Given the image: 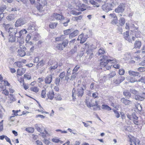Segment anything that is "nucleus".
Listing matches in <instances>:
<instances>
[{"mask_svg":"<svg viewBox=\"0 0 145 145\" xmlns=\"http://www.w3.org/2000/svg\"><path fill=\"white\" fill-rule=\"evenodd\" d=\"M108 57L106 56H101L100 57V60L101 61L100 65L102 67H104L107 70H109L111 68L112 65H108L110 63H115L116 62V60L109 59H108Z\"/></svg>","mask_w":145,"mask_h":145,"instance_id":"1","label":"nucleus"},{"mask_svg":"<svg viewBox=\"0 0 145 145\" xmlns=\"http://www.w3.org/2000/svg\"><path fill=\"white\" fill-rule=\"evenodd\" d=\"M51 19L52 20L56 19L57 20H62L64 19V17L62 15L56 13L52 14L51 17Z\"/></svg>","mask_w":145,"mask_h":145,"instance_id":"2","label":"nucleus"},{"mask_svg":"<svg viewBox=\"0 0 145 145\" xmlns=\"http://www.w3.org/2000/svg\"><path fill=\"white\" fill-rule=\"evenodd\" d=\"M128 137L129 138V141L131 143L133 142L135 145H140L139 139L131 136H128Z\"/></svg>","mask_w":145,"mask_h":145,"instance_id":"3","label":"nucleus"},{"mask_svg":"<svg viewBox=\"0 0 145 145\" xmlns=\"http://www.w3.org/2000/svg\"><path fill=\"white\" fill-rule=\"evenodd\" d=\"M27 23L24 18H20L18 19L15 23L16 26L18 27L22 25Z\"/></svg>","mask_w":145,"mask_h":145,"instance_id":"4","label":"nucleus"},{"mask_svg":"<svg viewBox=\"0 0 145 145\" xmlns=\"http://www.w3.org/2000/svg\"><path fill=\"white\" fill-rule=\"evenodd\" d=\"M102 8L104 11L106 12L112 10L113 8L110 5V3H108L103 5Z\"/></svg>","mask_w":145,"mask_h":145,"instance_id":"5","label":"nucleus"},{"mask_svg":"<svg viewBox=\"0 0 145 145\" xmlns=\"http://www.w3.org/2000/svg\"><path fill=\"white\" fill-rule=\"evenodd\" d=\"M125 5L123 3L120 4L117 8L115 9V11L117 13L122 12L124 10Z\"/></svg>","mask_w":145,"mask_h":145,"instance_id":"6","label":"nucleus"},{"mask_svg":"<svg viewBox=\"0 0 145 145\" xmlns=\"http://www.w3.org/2000/svg\"><path fill=\"white\" fill-rule=\"evenodd\" d=\"M125 79V78L124 77L120 76L117 79L114 80V83L118 85L124 81Z\"/></svg>","mask_w":145,"mask_h":145,"instance_id":"7","label":"nucleus"},{"mask_svg":"<svg viewBox=\"0 0 145 145\" xmlns=\"http://www.w3.org/2000/svg\"><path fill=\"white\" fill-rule=\"evenodd\" d=\"M53 74H51L50 75L47 76L45 78V83L50 84L52 81Z\"/></svg>","mask_w":145,"mask_h":145,"instance_id":"8","label":"nucleus"},{"mask_svg":"<svg viewBox=\"0 0 145 145\" xmlns=\"http://www.w3.org/2000/svg\"><path fill=\"white\" fill-rule=\"evenodd\" d=\"M28 27L27 30L30 32L34 31L36 29V25L35 24L33 23H31L29 24L28 25Z\"/></svg>","mask_w":145,"mask_h":145,"instance_id":"9","label":"nucleus"},{"mask_svg":"<svg viewBox=\"0 0 145 145\" xmlns=\"http://www.w3.org/2000/svg\"><path fill=\"white\" fill-rule=\"evenodd\" d=\"M84 89L82 87H78L77 89V94L79 97H82L84 93Z\"/></svg>","mask_w":145,"mask_h":145,"instance_id":"10","label":"nucleus"},{"mask_svg":"<svg viewBox=\"0 0 145 145\" xmlns=\"http://www.w3.org/2000/svg\"><path fill=\"white\" fill-rule=\"evenodd\" d=\"M8 32L9 33V35L13 34L16 35L17 32V30L16 28H9Z\"/></svg>","mask_w":145,"mask_h":145,"instance_id":"11","label":"nucleus"},{"mask_svg":"<svg viewBox=\"0 0 145 145\" xmlns=\"http://www.w3.org/2000/svg\"><path fill=\"white\" fill-rule=\"evenodd\" d=\"M86 104L88 107H91L94 106H96L97 107L99 108L100 107L98 105L97 102L96 101L94 104H92L90 102H89L87 100L86 101Z\"/></svg>","mask_w":145,"mask_h":145,"instance_id":"12","label":"nucleus"},{"mask_svg":"<svg viewBox=\"0 0 145 145\" xmlns=\"http://www.w3.org/2000/svg\"><path fill=\"white\" fill-rule=\"evenodd\" d=\"M26 70V69L25 68L18 69L17 71V75L20 76L22 75L25 72Z\"/></svg>","mask_w":145,"mask_h":145,"instance_id":"13","label":"nucleus"},{"mask_svg":"<svg viewBox=\"0 0 145 145\" xmlns=\"http://www.w3.org/2000/svg\"><path fill=\"white\" fill-rule=\"evenodd\" d=\"M86 39L87 38L84 37L83 35L81 34L79 36L77 40L80 41V43H83L86 40Z\"/></svg>","mask_w":145,"mask_h":145,"instance_id":"14","label":"nucleus"},{"mask_svg":"<svg viewBox=\"0 0 145 145\" xmlns=\"http://www.w3.org/2000/svg\"><path fill=\"white\" fill-rule=\"evenodd\" d=\"M79 33L78 30H76L73 32L71 33L69 35V38L71 39L78 35Z\"/></svg>","mask_w":145,"mask_h":145,"instance_id":"15","label":"nucleus"},{"mask_svg":"<svg viewBox=\"0 0 145 145\" xmlns=\"http://www.w3.org/2000/svg\"><path fill=\"white\" fill-rule=\"evenodd\" d=\"M105 53L104 49L103 48H101L99 50L98 52L96 53V55L97 56H100Z\"/></svg>","mask_w":145,"mask_h":145,"instance_id":"16","label":"nucleus"},{"mask_svg":"<svg viewBox=\"0 0 145 145\" xmlns=\"http://www.w3.org/2000/svg\"><path fill=\"white\" fill-rule=\"evenodd\" d=\"M47 96L48 99H52L54 97V92L53 91H50L47 94Z\"/></svg>","mask_w":145,"mask_h":145,"instance_id":"17","label":"nucleus"},{"mask_svg":"<svg viewBox=\"0 0 145 145\" xmlns=\"http://www.w3.org/2000/svg\"><path fill=\"white\" fill-rule=\"evenodd\" d=\"M121 101L125 105H129L131 103V102L128 99L124 98H122L121 100Z\"/></svg>","mask_w":145,"mask_h":145,"instance_id":"18","label":"nucleus"},{"mask_svg":"<svg viewBox=\"0 0 145 145\" xmlns=\"http://www.w3.org/2000/svg\"><path fill=\"white\" fill-rule=\"evenodd\" d=\"M44 64V61L42 59H41L39 62L38 63L36 66V67L37 69L43 66Z\"/></svg>","mask_w":145,"mask_h":145,"instance_id":"19","label":"nucleus"},{"mask_svg":"<svg viewBox=\"0 0 145 145\" xmlns=\"http://www.w3.org/2000/svg\"><path fill=\"white\" fill-rule=\"evenodd\" d=\"M135 111L137 112H139L141 111L142 108L141 105L139 104H135Z\"/></svg>","mask_w":145,"mask_h":145,"instance_id":"20","label":"nucleus"},{"mask_svg":"<svg viewBox=\"0 0 145 145\" xmlns=\"http://www.w3.org/2000/svg\"><path fill=\"white\" fill-rule=\"evenodd\" d=\"M0 87L2 89H4L3 90L2 92L3 94H4L5 95H8L9 92L7 89H5V86H0Z\"/></svg>","mask_w":145,"mask_h":145,"instance_id":"21","label":"nucleus"},{"mask_svg":"<svg viewBox=\"0 0 145 145\" xmlns=\"http://www.w3.org/2000/svg\"><path fill=\"white\" fill-rule=\"evenodd\" d=\"M93 51L92 50V49L90 50L88 48V50L86 51V53L87 54V55L89 56V58H91L93 57Z\"/></svg>","mask_w":145,"mask_h":145,"instance_id":"22","label":"nucleus"},{"mask_svg":"<svg viewBox=\"0 0 145 145\" xmlns=\"http://www.w3.org/2000/svg\"><path fill=\"white\" fill-rule=\"evenodd\" d=\"M129 74L133 76H138L139 74V72L133 71H129Z\"/></svg>","mask_w":145,"mask_h":145,"instance_id":"23","label":"nucleus"},{"mask_svg":"<svg viewBox=\"0 0 145 145\" xmlns=\"http://www.w3.org/2000/svg\"><path fill=\"white\" fill-rule=\"evenodd\" d=\"M15 36L16 35L13 34L9 35L8 37L9 41L11 42L15 41L16 40Z\"/></svg>","mask_w":145,"mask_h":145,"instance_id":"24","label":"nucleus"},{"mask_svg":"<svg viewBox=\"0 0 145 145\" xmlns=\"http://www.w3.org/2000/svg\"><path fill=\"white\" fill-rule=\"evenodd\" d=\"M89 2L92 5H95L97 7H99V3L97 1H95L94 0H89Z\"/></svg>","mask_w":145,"mask_h":145,"instance_id":"25","label":"nucleus"},{"mask_svg":"<svg viewBox=\"0 0 145 145\" xmlns=\"http://www.w3.org/2000/svg\"><path fill=\"white\" fill-rule=\"evenodd\" d=\"M111 3H110V5L113 8L116 5H118V3L117 2L116 0H110Z\"/></svg>","mask_w":145,"mask_h":145,"instance_id":"26","label":"nucleus"},{"mask_svg":"<svg viewBox=\"0 0 145 145\" xmlns=\"http://www.w3.org/2000/svg\"><path fill=\"white\" fill-rule=\"evenodd\" d=\"M66 36L65 35H62L60 37L56 38V41H63L66 38Z\"/></svg>","mask_w":145,"mask_h":145,"instance_id":"27","label":"nucleus"},{"mask_svg":"<svg viewBox=\"0 0 145 145\" xmlns=\"http://www.w3.org/2000/svg\"><path fill=\"white\" fill-rule=\"evenodd\" d=\"M141 45V42L139 41H136L134 44V48H139Z\"/></svg>","mask_w":145,"mask_h":145,"instance_id":"28","label":"nucleus"},{"mask_svg":"<svg viewBox=\"0 0 145 145\" xmlns=\"http://www.w3.org/2000/svg\"><path fill=\"white\" fill-rule=\"evenodd\" d=\"M71 71L70 70V69L69 68L67 71V73L65 77V80H66L67 81H68L69 79V77L70 75L71 74Z\"/></svg>","mask_w":145,"mask_h":145,"instance_id":"29","label":"nucleus"},{"mask_svg":"<svg viewBox=\"0 0 145 145\" xmlns=\"http://www.w3.org/2000/svg\"><path fill=\"white\" fill-rule=\"evenodd\" d=\"M30 89L32 91L35 93L38 92L39 91V89L37 87L35 86L31 87L30 88Z\"/></svg>","mask_w":145,"mask_h":145,"instance_id":"30","label":"nucleus"},{"mask_svg":"<svg viewBox=\"0 0 145 145\" xmlns=\"http://www.w3.org/2000/svg\"><path fill=\"white\" fill-rule=\"evenodd\" d=\"M118 21L120 24L121 26L123 25L125 23V19L122 17L120 18Z\"/></svg>","mask_w":145,"mask_h":145,"instance_id":"31","label":"nucleus"},{"mask_svg":"<svg viewBox=\"0 0 145 145\" xmlns=\"http://www.w3.org/2000/svg\"><path fill=\"white\" fill-rule=\"evenodd\" d=\"M18 52V55L21 57L24 56L25 54V53L24 50H19Z\"/></svg>","mask_w":145,"mask_h":145,"instance_id":"32","label":"nucleus"},{"mask_svg":"<svg viewBox=\"0 0 145 145\" xmlns=\"http://www.w3.org/2000/svg\"><path fill=\"white\" fill-rule=\"evenodd\" d=\"M17 39V42L20 44H22L24 43V40L22 37H20V36H18Z\"/></svg>","mask_w":145,"mask_h":145,"instance_id":"33","label":"nucleus"},{"mask_svg":"<svg viewBox=\"0 0 145 145\" xmlns=\"http://www.w3.org/2000/svg\"><path fill=\"white\" fill-rule=\"evenodd\" d=\"M14 66L15 67H20L22 66V63L20 62H15L14 64Z\"/></svg>","mask_w":145,"mask_h":145,"instance_id":"34","label":"nucleus"},{"mask_svg":"<svg viewBox=\"0 0 145 145\" xmlns=\"http://www.w3.org/2000/svg\"><path fill=\"white\" fill-rule=\"evenodd\" d=\"M57 23L56 22L50 23L49 24V27L51 29H54L55 28L57 25Z\"/></svg>","mask_w":145,"mask_h":145,"instance_id":"35","label":"nucleus"},{"mask_svg":"<svg viewBox=\"0 0 145 145\" xmlns=\"http://www.w3.org/2000/svg\"><path fill=\"white\" fill-rule=\"evenodd\" d=\"M123 95L127 98L130 97L131 96V93L128 90H125L123 92Z\"/></svg>","mask_w":145,"mask_h":145,"instance_id":"36","label":"nucleus"},{"mask_svg":"<svg viewBox=\"0 0 145 145\" xmlns=\"http://www.w3.org/2000/svg\"><path fill=\"white\" fill-rule=\"evenodd\" d=\"M7 19L8 21H10L14 19L15 17L13 14H11L7 16Z\"/></svg>","mask_w":145,"mask_h":145,"instance_id":"37","label":"nucleus"},{"mask_svg":"<svg viewBox=\"0 0 145 145\" xmlns=\"http://www.w3.org/2000/svg\"><path fill=\"white\" fill-rule=\"evenodd\" d=\"M27 31L25 29L22 30L20 31L19 34L20 37H22V35H23L24 34L27 33Z\"/></svg>","mask_w":145,"mask_h":145,"instance_id":"38","label":"nucleus"},{"mask_svg":"<svg viewBox=\"0 0 145 145\" xmlns=\"http://www.w3.org/2000/svg\"><path fill=\"white\" fill-rule=\"evenodd\" d=\"M102 106V108L103 109H105L108 111H109L111 110V108L107 105H103Z\"/></svg>","mask_w":145,"mask_h":145,"instance_id":"39","label":"nucleus"},{"mask_svg":"<svg viewBox=\"0 0 145 145\" xmlns=\"http://www.w3.org/2000/svg\"><path fill=\"white\" fill-rule=\"evenodd\" d=\"M135 98L137 100H139L141 101H142L144 99V97L137 95H136L135 97Z\"/></svg>","mask_w":145,"mask_h":145,"instance_id":"40","label":"nucleus"},{"mask_svg":"<svg viewBox=\"0 0 145 145\" xmlns=\"http://www.w3.org/2000/svg\"><path fill=\"white\" fill-rule=\"evenodd\" d=\"M25 130L29 133H33L34 131V129L33 127L26 128Z\"/></svg>","mask_w":145,"mask_h":145,"instance_id":"41","label":"nucleus"},{"mask_svg":"<svg viewBox=\"0 0 145 145\" xmlns=\"http://www.w3.org/2000/svg\"><path fill=\"white\" fill-rule=\"evenodd\" d=\"M56 47V49L60 50H63L64 48L63 47L62 44H57Z\"/></svg>","mask_w":145,"mask_h":145,"instance_id":"42","label":"nucleus"},{"mask_svg":"<svg viewBox=\"0 0 145 145\" xmlns=\"http://www.w3.org/2000/svg\"><path fill=\"white\" fill-rule=\"evenodd\" d=\"M40 36L37 33L35 34L34 37H33V40H39Z\"/></svg>","mask_w":145,"mask_h":145,"instance_id":"43","label":"nucleus"},{"mask_svg":"<svg viewBox=\"0 0 145 145\" xmlns=\"http://www.w3.org/2000/svg\"><path fill=\"white\" fill-rule=\"evenodd\" d=\"M69 41L67 40H65L63 41L62 44L64 48L67 46L68 43Z\"/></svg>","mask_w":145,"mask_h":145,"instance_id":"44","label":"nucleus"},{"mask_svg":"<svg viewBox=\"0 0 145 145\" xmlns=\"http://www.w3.org/2000/svg\"><path fill=\"white\" fill-rule=\"evenodd\" d=\"M118 23L117 18H115L111 21V23L113 25H115Z\"/></svg>","mask_w":145,"mask_h":145,"instance_id":"45","label":"nucleus"},{"mask_svg":"<svg viewBox=\"0 0 145 145\" xmlns=\"http://www.w3.org/2000/svg\"><path fill=\"white\" fill-rule=\"evenodd\" d=\"M116 75V73L115 71H112L108 75V76L109 78H112Z\"/></svg>","mask_w":145,"mask_h":145,"instance_id":"46","label":"nucleus"},{"mask_svg":"<svg viewBox=\"0 0 145 145\" xmlns=\"http://www.w3.org/2000/svg\"><path fill=\"white\" fill-rule=\"evenodd\" d=\"M41 96L42 98H45V97L46 96V93L45 89L43 90H42L41 92Z\"/></svg>","mask_w":145,"mask_h":145,"instance_id":"47","label":"nucleus"},{"mask_svg":"<svg viewBox=\"0 0 145 145\" xmlns=\"http://www.w3.org/2000/svg\"><path fill=\"white\" fill-rule=\"evenodd\" d=\"M71 33V31L70 29H67L64 31V35H65V36H66V35H69Z\"/></svg>","mask_w":145,"mask_h":145,"instance_id":"48","label":"nucleus"},{"mask_svg":"<svg viewBox=\"0 0 145 145\" xmlns=\"http://www.w3.org/2000/svg\"><path fill=\"white\" fill-rule=\"evenodd\" d=\"M52 141L54 142L58 143L60 142V140L56 137H55L52 139Z\"/></svg>","mask_w":145,"mask_h":145,"instance_id":"49","label":"nucleus"},{"mask_svg":"<svg viewBox=\"0 0 145 145\" xmlns=\"http://www.w3.org/2000/svg\"><path fill=\"white\" fill-rule=\"evenodd\" d=\"M113 111L114 112L115 116L117 118H119L120 117V114L119 112L116 110H113Z\"/></svg>","mask_w":145,"mask_h":145,"instance_id":"50","label":"nucleus"},{"mask_svg":"<svg viewBox=\"0 0 145 145\" xmlns=\"http://www.w3.org/2000/svg\"><path fill=\"white\" fill-rule=\"evenodd\" d=\"M76 74L72 72V75L71 76L70 80H73L76 77Z\"/></svg>","mask_w":145,"mask_h":145,"instance_id":"51","label":"nucleus"},{"mask_svg":"<svg viewBox=\"0 0 145 145\" xmlns=\"http://www.w3.org/2000/svg\"><path fill=\"white\" fill-rule=\"evenodd\" d=\"M43 142L47 145H51L50 141L46 139H45L43 140Z\"/></svg>","mask_w":145,"mask_h":145,"instance_id":"52","label":"nucleus"},{"mask_svg":"<svg viewBox=\"0 0 145 145\" xmlns=\"http://www.w3.org/2000/svg\"><path fill=\"white\" fill-rule=\"evenodd\" d=\"M58 67V65L57 64H56L55 65L53 66H51L49 68V69L50 71H52L53 70H54L56 69Z\"/></svg>","mask_w":145,"mask_h":145,"instance_id":"53","label":"nucleus"},{"mask_svg":"<svg viewBox=\"0 0 145 145\" xmlns=\"http://www.w3.org/2000/svg\"><path fill=\"white\" fill-rule=\"evenodd\" d=\"M80 67L79 65H76L74 68L73 70V72L76 73V72L78 71Z\"/></svg>","mask_w":145,"mask_h":145,"instance_id":"54","label":"nucleus"},{"mask_svg":"<svg viewBox=\"0 0 145 145\" xmlns=\"http://www.w3.org/2000/svg\"><path fill=\"white\" fill-rule=\"evenodd\" d=\"M80 12H77L74 10H72L71 12V14L73 15H78L81 14Z\"/></svg>","mask_w":145,"mask_h":145,"instance_id":"55","label":"nucleus"},{"mask_svg":"<svg viewBox=\"0 0 145 145\" xmlns=\"http://www.w3.org/2000/svg\"><path fill=\"white\" fill-rule=\"evenodd\" d=\"M60 81V79L59 78H56L55 82V84L57 85H58L59 84V83Z\"/></svg>","mask_w":145,"mask_h":145,"instance_id":"56","label":"nucleus"},{"mask_svg":"<svg viewBox=\"0 0 145 145\" xmlns=\"http://www.w3.org/2000/svg\"><path fill=\"white\" fill-rule=\"evenodd\" d=\"M125 72V71L123 69H120L119 70V74L120 75H123L124 74Z\"/></svg>","mask_w":145,"mask_h":145,"instance_id":"57","label":"nucleus"},{"mask_svg":"<svg viewBox=\"0 0 145 145\" xmlns=\"http://www.w3.org/2000/svg\"><path fill=\"white\" fill-rule=\"evenodd\" d=\"M65 76V72H63L60 74L59 76L61 79H63Z\"/></svg>","mask_w":145,"mask_h":145,"instance_id":"58","label":"nucleus"},{"mask_svg":"<svg viewBox=\"0 0 145 145\" xmlns=\"http://www.w3.org/2000/svg\"><path fill=\"white\" fill-rule=\"evenodd\" d=\"M130 92L133 94L136 95L137 94L138 92L137 91L134 89H132L130 90Z\"/></svg>","mask_w":145,"mask_h":145,"instance_id":"59","label":"nucleus"},{"mask_svg":"<svg viewBox=\"0 0 145 145\" xmlns=\"http://www.w3.org/2000/svg\"><path fill=\"white\" fill-rule=\"evenodd\" d=\"M138 70L140 72H143L145 71L144 67H140L138 69Z\"/></svg>","mask_w":145,"mask_h":145,"instance_id":"60","label":"nucleus"},{"mask_svg":"<svg viewBox=\"0 0 145 145\" xmlns=\"http://www.w3.org/2000/svg\"><path fill=\"white\" fill-rule=\"evenodd\" d=\"M8 61L10 64H12L14 62V58L12 57H9L8 59Z\"/></svg>","mask_w":145,"mask_h":145,"instance_id":"61","label":"nucleus"},{"mask_svg":"<svg viewBox=\"0 0 145 145\" xmlns=\"http://www.w3.org/2000/svg\"><path fill=\"white\" fill-rule=\"evenodd\" d=\"M10 24H6L4 26V27L5 29V30L6 31H8V29L9 28H10Z\"/></svg>","mask_w":145,"mask_h":145,"instance_id":"62","label":"nucleus"},{"mask_svg":"<svg viewBox=\"0 0 145 145\" xmlns=\"http://www.w3.org/2000/svg\"><path fill=\"white\" fill-rule=\"evenodd\" d=\"M35 128L39 132L41 133L42 131V129L38 126L37 125H35Z\"/></svg>","mask_w":145,"mask_h":145,"instance_id":"63","label":"nucleus"},{"mask_svg":"<svg viewBox=\"0 0 145 145\" xmlns=\"http://www.w3.org/2000/svg\"><path fill=\"white\" fill-rule=\"evenodd\" d=\"M24 77L28 80L30 79L31 78V75L28 74H25L24 75Z\"/></svg>","mask_w":145,"mask_h":145,"instance_id":"64","label":"nucleus"}]
</instances>
